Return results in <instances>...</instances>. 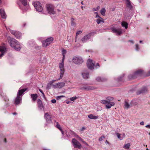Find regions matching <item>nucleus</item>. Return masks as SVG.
<instances>
[{"label":"nucleus","mask_w":150,"mask_h":150,"mask_svg":"<svg viewBox=\"0 0 150 150\" xmlns=\"http://www.w3.org/2000/svg\"><path fill=\"white\" fill-rule=\"evenodd\" d=\"M107 100H101V103L103 104H107V105H106V107L107 108H111V106H114L115 103L113 102H110V101L112 100L114 98L111 97H108L106 98Z\"/></svg>","instance_id":"nucleus-1"},{"label":"nucleus","mask_w":150,"mask_h":150,"mask_svg":"<svg viewBox=\"0 0 150 150\" xmlns=\"http://www.w3.org/2000/svg\"><path fill=\"white\" fill-rule=\"evenodd\" d=\"M11 47L14 48L16 50H20L21 49L18 42L15 39H11L8 41Z\"/></svg>","instance_id":"nucleus-2"},{"label":"nucleus","mask_w":150,"mask_h":150,"mask_svg":"<svg viewBox=\"0 0 150 150\" xmlns=\"http://www.w3.org/2000/svg\"><path fill=\"white\" fill-rule=\"evenodd\" d=\"M45 7L48 13L50 14H54L55 13V11H54V5L52 4H47Z\"/></svg>","instance_id":"nucleus-3"},{"label":"nucleus","mask_w":150,"mask_h":150,"mask_svg":"<svg viewBox=\"0 0 150 150\" xmlns=\"http://www.w3.org/2000/svg\"><path fill=\"white\" fill-rule=\"evenodd\" d=\"M72 62L76 64H82L83 62V61L81 57L76 56L73 58Z\"/></svg>","instance_id":"nucleus-4"},{"label":"nucleus","mask_w":150,"mask_h":150,"mask_svg":"<svg viewBox=\"0 0 150 150\" xmlns=\"http://www.w3.org/2000/svg\"><path fill=\"white\" fill-rule=\"evenodd\" d=\"M53 40V38L52 37H50L47 38L45 40L42 41V46L44 47H46L48 46L51 43Z\"/></svg>","instance_id":"nucleus-5"},{"label":"nucleus","mask_w":150,"mask_h":150,"mask_svg":"<svg viewBox=\"0 0 150 150\" xmlns=\"http://www.w3.org/2000/svg\"><path fill=\"white\" fill-rule=\"evenodd\" d=\"M33 5L37 11L41 12L42 11L43 8L40 2L39 1L35 2L33 3Z\"/></svg>","instance_id":"nucleus-6"},{"label":"nucleus","mask_w":150,"mask_h":150,"mask_svg":"<svg viewBox=\"0 0 150 150\" xmlns=\"http://www.w3.org/2000/svg\"><path fill=\"white\" fill-rule=\"evenodd\" d=\"M72 143L75 148H78L81 149L82 146L80 143L75 138H73L72 140Z\"/></svg>","instance_id":"nucleus-7"},{"label":"nucleus","mask_w":150,"mask_h":150,"mask_svg":"<svg viewBox=\"0 0 150 150\" xmlns=\"http://www.w3.org/2000/svg\"><path fill=\"white\" fill-rule=\"evenodd\" d=\"M112 31L117 35H120L122 33V30L120 28H116L115 27L111 28Z\"/></svg>","instance_id":"nucleus-8"},{"label":"nucleus","mask_w":150,"mask_h":150,"mask_svg":"<svg viewBox=\"0 0 150 150\" xmlns=\"http://www.w3.org/2000/svg\"><path fill=\"white\" fill-rule=\"evenodd\" d=\"M143 71L141 69H139L136 71L134 73L132 78H135L138 76H141L143 74Z\"/></svg>","instance_id":"nucleus-9"},{"label":"nucleus","mask_w":150,"mask_h":150,"mask_svg":"<svg viewBox=\"0 0 150 150\" xmlns=\"http://www.w3.org/2000/svg\"><path fill=\"white\" fill-rule=\"evenodd\" d=\"M65 86V83L64 82H58L55 84L53 85L54 88H61L64 87Z\"/></svg>","instance_id":"nucleus-10"},{"label":"nucleus","mask_w":150,"mask_h":150,"mask_svg":"<svg viewBox=\"0 0 150 150\" xmlns=\"http://www.w3.org/2000/svg\"><path fill=\"white\" fill-rule=\"evenodd\" d=\"M87 65L89 69H94V64L92 62V60L88 59L87 61Z\"/></svg>","instance_id":"nucleus-11"},{"label":"nucleus","mask_w":150,"mask_h":150,"mask_svg":"<svg viewBox=\"0 0 150 150\" xmlns=\"http://www.w3.org/2000/svg\"><path fill=\"white\" fill-rule=\"evenodd\" d=\"M6 51V47L5 46H0V57L3 55Z\"/></svg>","instance_id":"nucleus-12"},{"label":"nucleus","mask_w":150,"mask_h":150,"mask_svg":"<svg viewBox=\"0 0 150 150\" xmlns=\"http://www.w3.org/2000/svg\"><path fill=\"white\" fill-rule=\"evenodd\" d=\"M44 117L48 122H50L52 121L51 117L48 112L45 113Z\"/></svg>","instance_id":"nucleus-13"},{"label":"nucleus","mask_w":150,"mask_h":150,"mask_svg":"<svg viewBox=\"0 0 150 150\" xmlns=\"http://www.w3.org/2000/svg\"><path fill=\"white\" fill-rule=\"evenodd\" d=\"M96 88L93 86H85L81 88L82 90L89 91L95 89Z\"/></svg>","instance_id":"nucleus-14"},{"label":"nucleus","mask_w":150,"mask_h":150,"mask_svg":"<svg viewBox=\"0 0 150 150\" xmlns=\"http://www.w3.org/2000/svg\"><path fill=\"white\" fill-rule=\"evenodd\" d=\"M37 103L38 107L42 109L44 108L42 101L40 99H38L37 101Z\"/></svg>","instance_id":"nucleus-15"},{"label":"nucleus","mask_w":150,"mask_h":150,"mask_svg":"<svg viewBox=\"0 0 150 150\" xmlns=\"http://www.w3.org/2000/svg\"><path fill=\"white\" fill-rule=\"evenodd\" d=\"M21 99V97L17 96L16 97L15 101L14 104L15 105H18L20 104Z\"/></svg>","instance_id":"nucleus-16"},{"label":"nucleus","mask_w":150,"mask_h":150,"mask_svg":"<svg viewBox=\"0 0 150 150\" xmlns=\"http://www.w3.org/2000/svg\"><path fill=\"white\" fill-rule=\"evenodd\" d=\"M27 90V88H26L19 90L17 96L19 97H21Z\"/></svg>","instance_id":"nucleus-17"},{"label":"nucleus","mask_w":150,"mask_h":150,"mask_svg":"<svg viewBox=\"0 0 150 150\" xmlns=\"http://www.w3.org/2000/svg\"><path fill=\"white\" fill-rule=\"evenodd\" d=\"M31 97L33 102H35L37 99L38 95L37 94H32L30 95Z\"/></svg>","instance_id":"nucleus-18"},{"label":"nucleus","mask_w":150,"mask_h":150,"mask_svg":"<svg viewBox=\"0 0 150 150\" xmlns=\"http://www.w3.org/2000/svg\"><path fill=\"white\" fill-rule=\"evenodd\" d=\"M0 14L2 18H6V15L4 9L0 8Z\"/></svg>","instance_id":"nucleus-19"},{"label":"nucleus","mask_w":150,"mask_h":150,"mask_svg":"<svg viewBox=\"0 0 150 150\" xmlns=\"http://www.w3.org/2000/svg\"><path fill=\"white\" fill-rule=\"evenodd\" d=\"M13 34L15 37L17 38H19L21 36V34L17 31H14L13 32Z\"/></svg>","instance_id":"nucleus-20"},{"label":"nucleus","mask_w":150,"mask_h":150,"mask_svg":"<svg viewBox=\"0 0 150 150\" xmlns=\"http://www.w3.org/2000/svg\"><path fill=\"white\" fill-rule=\"evenodd\" d=\"M88 116L90 119H98V115L94 116L92 114L89 115H88Z\"/></svg>","instance_id":"nucleus-21"},{"label":"nucleus","mask_w":150,"mask_h":150,"mask_svg":"<svg viewBox=\"0 0 150 150\" xmlns=\"http://www.w3.org/2000/svg\"><path fill=\"white\" fill-rule=\"evenodd\" d=\"M65 71L64 69H60V77L58 78V80H60L62 79L63 75L64 74V73Z\"/></svg>","instance_id":"nucleus-22"},{"label":"nucleus","mask_w":150,"mask_h":150,"mask_svg":"<svg viewBox=\"0 0 150 150\" xmlns=\"http://www.w3.org/2000/svg\"><path fill=\"white\" fill-rule=\"evenodd\" d=\"M64 61L62 59V62L59 64V67L60 69H63L64 68Z\"/></svg>","instance_id":"nucleus-23"},{"label":"nucleus","mask_w":150,"mask_h":150,"mask_svg":"<svg viewBox=\"0 0 150 150\" xmlns=\"http://www.w3.org/2000/svg\"><path fill=\"white\" fill-rule=\"evenodd\" d=\"M121 25L122 27H125L126 29L128 28V23L124 21H123L121 22Z\"/></svg>","instance_id":"nucleus-24"},{"label":"nucleus","mask_w":150,"mask_h":150,"mask_svg":"<svg viewBox=\"0 0 150 150\" xmlns=\"http://www.w3.org/2000/svg\"><path fill=\"white\" fill-rule=\"evenodd\" d=\"M19 1L24 6L27 5V0H19Z\"/></svg>","instance_id":"nucleus-25"},{"label":"nucleus","mask_w":150,"mask_h":150,"mask_svg":"<svg viewBox=\"0 0 150 150\" xmlns=\"http://www.w3.org/2000/svg\"><path fill=\"white\" fill-rule=\"evenodd\" d=\"M83 77L85 79H87L89 77V74L87 73H83L82 74Z\"/></svg>","instance_id":"nucleus-26"},{"label":"nucleus","mask_w":150,"mask_h":150,"mask_svg":"<svg viewBox=\"0 0 150 150\" xmlns=\"http://www.w3.org/2000/svg\"><path fill=\"white\" fill-rule=\"evenodd\" d=\"M96 21L98 24H99L101 22L103 23L104 22L103 19L101 17H100L99 18L97 19Z\"/></svg>","instance_id":"nucleus-27"},{"label":"nucleus","mask_w":150,"mask_h":150,"mask_svg":"<svg viewBox=\"0 0 150 150\" xmlns=\"http://www.w3.org/2000/svg\"><path fill=\"white\" fill-rule=\"evenodd\" d=\"M106 12V10L104 8H102L100 11V13L101 15H102L103 16H105V13Z\"/></svg>","instance_id":"nucleus-28"},{"label":"nucleus","mask_w":150,"mask_h":150,"mask_svg":"<svg viewBox=\"0 0 150 150\" xmlns=\"http://www.w3.org/2000/svg\"><path fill=\"white\" fill-rule=\"evenodd\" d=\"M89 38H88V35H86L82 39V41L83 42H85L87 40H88Z\"/></svg>","instance_id":"nucleus-29"},{"label":"nucleus","mask_w":150,"mask_h":150,"mask_svg":"<svg viewBox=\"0 0 150 150\" xmlns=\"http://www.w3.org/2000/svg\"><path fill=\"white\" fill-rule=\"evenodd\" d=\"M62 52L63 55L62 59H63V60H64L65 58V54L67 53V51L66 50L63 49L62 50Z\"/></svg>","instance_id":"nucleus-30"},{"label":"nucleus","mask_w":150,"mask_h":150,"mask_svg":"<svg viewBox=\"0 0 150 150\" xmlns=\"http://www.w3.org/2000/svg\"><path fill=\"white\" fill-rule=\"evenodd\" d=\"M56 127L62 132V134L63 133V131L60 125L59 124L58 122H57Z\"/></svg>","instance_id":"nucleus-31"},{"label":"nucleus","mask_w":150,"mask_h":150,"mask_svg":"<svg viewBox=\"0 0 150 150\" xmlns=\"http://www.w3.org/2000/svg\"><path fill=\"white\" fill-rule=\"evenodd\" d=\"M130 146V144L129 143H127L125 144L123 146V148L126 149H129Z\"/></svg>","instance_id":"nucleus-32"},{"label":"nucleus","mask_w":150,"mask_h":150,"mask_svg":"<svg viewBox=\"0 0 150 150\" xmlns=\"http://www.w3.org/2000/svg\"><path fill=\"white\" fill-rule=\"evenodd\" d=\"M124 105L127 108H129L130 106L129 104L128 103V102L126 101H125Z\"/></svg>","instance_id":"nucleus-33"},{"label":"nucleus","mask_w":150,"mask_h":150,"mask_svg":"<svg viewBox=\"0 0 150 150\" xmlns=\"http://www.w3.org/2000/svg\"><path fill=\"white\" fill-rule=\"evenodd\" d=\"M127 5V6L130 7L131 6L130 1L129 0H127L126 1Z\"/></svg>","instance_id":"nucleus-34"},{"label":"nucleus","mask_w":150,"mask_h":150,"mask_svg":"<svg viewBox=\"0 0 150 150\" xmlns=\"http://www.w3.org/2000/svg\"><path fill=\"white\" fill-rule=\"evenodd\" d=\"M116 135L117 136V137L118 138L120 139V140H122V138H121V134L118 133H116Z\"/></svg>","instance_id":"nucleus-35"},{"label":"nucleus","mask_w":150,"mask_h":150,"mask_svg":"<svg viewBox=\"0 0 150 150\" xmlns=\"http://www.w3.org/2000/svg\"><path fill=\"white\" fill-rule=\"evenodd\" d=\"M77 98V97L76 96L73 97L71 98H70V100L71 101H74Z\"/></svg>","instance_id":"nucleus-36"},{"label":"nucleus","mask_w":150,"mask_h":150,"mask_svg":"<svg viewBox=\"0 0 150 150\" xmlns=\"http://www.w3.org/2000/svg\"><path fill=\"white\" fill-rule=\"evenodd\" d=\"M56 81V80H52L51 81H50L48 84L47 85V86H50L51 85H52L53 83H54V82Z\"/></svg>","instance_id":"nucleus-37"},{"label":"nucleus","mask_w":150,"mask_h":150,"mask_svg":"<svg viewBox=\"0 0 150 150\" xmlns=\"http://www.w3.org/2000/svg\"><path fill=\"white\" fill-rule=\"evenodd\" d=\"M82 33V31L81 30H79L78 31L76 34V38H77V36L79 34H81Z\"/></svg>","instance_id":"nucleus-38"},{"label":"nucleus","mask_w":150,"mask_h":150,"mask_svg":"<svg viewBox=\"0 0 150 150\" xmlns=\"http://www.w3.org/2000/svg\"><path fill=\"white\" fill-rule=\"evenodd\" d=\"M3 98L4 101H8L9 100L8 99L6 96L3 97Z\"/></svg>","instance_id":"nucleus-39"},{"label":"nucleus","mask_w":150,"mask_h":150,"mask_svg":"<svg viewBox=\"0 0 150 150\" xmlns=\"http://www.w3.org/2000/svg\"><path fill=\"white\" fill-rule=\"evenodd\" d=\"M105 138V137L104 136H102L100 137L99 139V141H102Z\"/></svg>","instance_id":"nucleus-40"},{"label":"nucleus","mask_w":150,"mask_h":150,"mask_svg":"<svg viewBox=\"0 0 150 150\" xmlns=\"http://www.w3.org/2000/svg\"><path fill=\"white\" fill-rule=\"evenodd\" d=\"M65 96H59L57 97V99H59L60 98H63Z\"/></svg>","instance_id":"nucleus-41"},{"label":"nucleus","mask_w":150,"mask_h":150,"mask_svg":"<svg viewBox=\"0 0 150 150\" xmlns=\"http://www.w3.org/2000/svg\"><path fill=\"white\" fill-rule=\"evenodd\" d=\"M85 129V128L84 127H82L81 129H80V131H82L84 130Z\"/></svg>","instance_id":"nucleus-42"},{"label":"nucleus","mask_w":150,"mask_h":150,"mask_svg":"<svg viewBox=\"0 0 150 150\" xmlns=\"http://www.w3.org/2000/svg\"><path fill=\"white\" fill-rule=\"evenodd\" d=\"M56 100L55 99H52L51 100V102L52 103H56Z\"/></svg>","instance_id":"nucleus-43"},{"label":"nucleus","mask_w":150,"mask_h":150,"mask_svg":"<svg viewBox=\"0 0 150 150\" xmlns=\"http://www.w3.org/2000/svg\"><path fill=\"white\" fill-rule=\"evenodd\" d=\"M136 50H138L139 47V46L137 44L136 45Z\"/></svg>","instance_id":"nucleus-44"},{"label":"nucleus","mask_w":150,"mask_h":150,"mask_svg":"<svg viewBox=\"0 0 150 150\" xmlns=\"http://www.w3.org/2000/svg\"><path fill=\"white\" fill-rule=\"evenodd\" d=\"M82 142L83 143L85 144L86 145L88 146V144L86 142H85L84 141H82Z\"/></svg>","instance_id":"nucleus-45"},{"label":"nucleus","mask_w":150,"mask_h":150,"mask_svg":"<svg viewBox=\"0 0 150 150\" xmlns=\"http://www.w3.org/2000/svg\"><path fill=\"white\" fill-rule=\"evenodd\" d=\"M39 91L43 95H44V94L42 90L39 89Z\"/></svg>","instance_id":"nucleus-46"},{"label":"nucleus","mask_w":150,"mask_h":150,"mask_svg":"<svg viewBox=\"0 0 150 150\" xmlns=\"http://www.w3.org/2000/svg\"><path fill=\"white\" fill-rule=\"evenodd\" d=\"M95 13L97 14L96 15V18H97V17H99V18H100V17L99 16V15H98V12H95Z\"/></svg>","instance_id":"nucleus-47"},{"label":"nucleus","mask_w":150,"mask_h":150,"mask_svg":"<svg viewBox=\"0 0 150 150\" xmlns=\"http://www.w3.org/2000/svg\"><path fill=\"white\" fill-rule=\"evenodd\" d=\"M150 76V70L147 73V74L146 75V76Z\"/></svg>","instance_id":"nucleus-48"},{"label":"nucleus","mask_w":150,"mask_h":150,"mask_svg":"<svg viewBox=\"0 0 150 150\" xmlns=\"http://www.w3.org/2000/svg\"><path fill=\"white\" fill-rule=\"evenodd\" d=\"M5 0H0V5H1L2 3V2H3Z\"/></svg>","instance_id":"nucleus-49"},{"label":"nucleus","mask_w":150,"mask_h":150,"mask_svg":"<svg viewBox=\"0 0 150 150\" xmlns=\"http://www.w3.org/2000/svg\"><path fill=\"white\" fill-rule=\"evenodd\" d=\"M146 127L150 129V125H149L146 126Z\"/></svg>","instance_id":"nucleus-50"},{"label":"nucleus","mask_w":150,"mask_h":150,"mask_svg":"<svg viewBox=\"0 0 150 150\" xmlns=\"http://www.w3.org/2000/svg\"><path fill=\"white\" fill-rule=\"evenodd\" d=\"M142 93V91H138L137 92V94H139L140 93Z\"/></svg>","instance_id":"nucleus-51"},{"label":"nucleus","mask_w":150,"mask_h":150,"mask_svg":"<svg viewBox=\"0 0 150 150\" xmlns=\"http://www.w3.org/2000/svg\"><path fill=\"white\" fill-rule=\"evenodd\" d=\"M100 9V6H98L96 8V10H97V11L98 10H99Z\"/></svg>","instance_id":"nucleus-52"},{"label":"nucleus","mask_w":150,"mask_h":150,"mask_svg":"<svg viewBox=\"0 0 150 150\" xmlns=\"http://www.w3.org/2000/svg\"><path fill=\"white\" fill-rule=\"evenodd\" d=\"M92 10L93 11H97V10H96V8H93L92 9Z\"/></svg>","instance_id":"nucleus-53"},{"label":"nucleus","mask_w":150,"mask_h":150,"mask_svg":"<svg viewBox=\"0 0 150 150\" xmlns=\"http://www.w3.org/2000/svg\"><path fill=\"white\" fill-rule=\"evenodd\" d=\"M140 124L141 125H142L144 124V122H142L140 123Z\"/></svg>","instance_id":"nucleus-54"},{"label":"nucleus","mask_w":150,"mask_h":150,"mask_svg":"<svg viewBox=\"0 0 150 150\" xmlns=\"http://www.w3.org/2000/svg\"><path fill=\"white\" fill-rule=\"evenodd\" d=\"M96 66H98V67H100L99 64L98 63H97L96 64Z\"/></svg>","instance_id":"nucleus-55"},{"label":"nucleus","mask_w":150,"mask_h":150,"mask_svg":"<svg viewBox=\"0 0 150 150\" xmlns=\"http://www.w3.org/2000/svg\"><path fill=\"white\" fill-rule=\"evenodd\" d=\"M4 142H5L6 143V138H5L4 139Z\"/></svg>","instance_id":"nucleus-56"},{"label":"nucleus","mask_w":150,"mask_h":150,"mask_svg":"<svg viewBox=\"0 0 150 150\" xmlns=\"http://www.w3.org/2000/svg\"><path fill=\"white\" fill-rule=\"evenodd\" d=\"M71 21H72V22H73L74 20V19L73 18H71Z\"/></svg>","instance_id":"nucleus-57"},{"label":"nucleus","mask_w":150,"mask_h":150,"mask_svg":"<svg viewBox=\"0 0 150 150\" xmlns=\"http://www.w3.org/2000/svg\"><path fill=\"white\" fill-rule=\"evenodd\" d=\"M13 115H16L17 114V113L16 112H13Z\"/></svg>","instance_id":"nucleus-58"},{"label":"nucleus","mask_w":150,"mask_h":150,"mask_svg":"<svg viewBox=\"0 0 150 150\" xmlns=\"http://www.w3.org/2000/svg\"><path fill=\"white\" fill-rule=\"evenodd\" d=\"M79 139H80V140H82V139H81V137H79Z\"/></svg>","instance_id":"nucleus-59"},{"label":"nucleus","mask_w":150,"mask_h":150,"mask_svg":"<svg viewBox=\"0 0 150 150\" xmlns=\"http://www.w3.org/2000/svg\"><path fill=\"white\" fill-rule=\"evenodd\" d=\"M81 3L83 5V1H82L81 2Z\"/></svg>","instance_id":"nucleus-60"},{"label":"nucleus","mask_w":150,"mask_h":150,"mask_svg":"<svg viewBox=\"0 0 150 150\" xmlns=\"http://www.w3.org/2000/svg\"><path fill=\"white\" fill-rule=\"evenodd\" d=\"M142 41H140V43H142Z\"/></svg>","instance_id":"nucleus-61"},{"label":"nucleus","mask_w":150,"mask_h":150,"mask_svg":"<svg viewBox=\"0 0 150 150\" xmlns=\"http://www.w3.org/2000/svg\"><path fill=\"white\" fill-rule=\"evenodd\" d=\"M106 142L107 143H108V141H107V140H106Z\"/></svg>","instance_id":"nucleus-62"},{"label":"nucleus","mask_w":150,"mask_h":150,"mask_svg":"<svg viewBox=\"0 0 150 150\" xmlns=\"http://www.w3.org/2000/svg\"><path fill=\"white\" fill-rule=\"evenodd\" d=\"M98 79H99L98 78L97 79L98 80Z\"/></svg>","instance_id":"nucleus-63"},{"label":"nucleus","mask_w":150,"mask_h":150,"mask_svg":"<svg viewBox=\"0 0 150 150\" xmlns=\"http://www.w3.org/2000/svg\"><path fill=\"white\" fill-rule=\"evenodd\" d=\"M147 150H149V149H146Z\"/></svg>","instance_id":"nucleus-64"}]
</instances>
